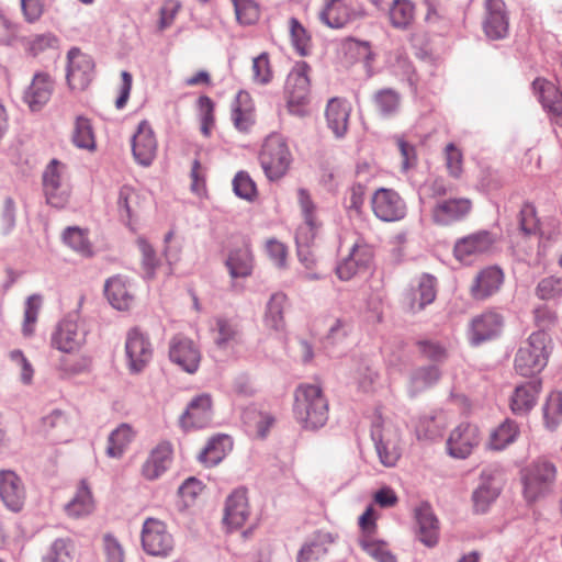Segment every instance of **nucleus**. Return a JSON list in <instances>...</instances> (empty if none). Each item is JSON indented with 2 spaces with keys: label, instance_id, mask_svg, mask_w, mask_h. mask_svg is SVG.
<instances>
[{
  "label": "nucleus",
  "instance_id": "48",
  "mask_svg": "<svg viewBox=\"0 0 562 562\" xmlns=\"http://www.w3.org/2000/svg\"><path fill=\"white\" fill-rule=\"evenodd\" d=\"M64 243L82 257H90L93 254L88 232L77 226L67 227L63 233Z\"/></svg>",
  "mask_w": 562,
  "mask_h": 562
},
{
  "label": "nucleus",
  "instance_id": "62",
  "mask_svg": "<svg viewBox=\"0 0 562 562\" xmlns=\"http://www.w3.org/2000/svg\"><path fill=\"white\" fill-rule=\"evenodd\" d=\"M41 304L42 297L40 295L33 294L27 297L25 302L24 322L22 328L24 336H31L34 333Z\"/></svg>",
  "mask_w": 562,
  "mask_h": 562
},
{
  "label": "nucleus",
  "instance_id": "47",
  "mask_svg": "<svg viewBox=\"0 0 562 562\" xmlns=\"http://www.w3.org/2000/svg\"><path fill=\"white\" fill-rule=\"evenodd\" d=\"M243 420L248 431L259 438H265L274 423V418L269 413L252 407L244 411Z\"/></svg>",
  "mask_w": 562,
  "mask_h": 562
},
{
  "label": "nucleus",
  "instance_id": "43",
  "mask_svg": "<svg viewBox=\"0 0 562 562\" xmlns=\"http://www.w3.org/2000/svg\"><path fill=\"white\" fill-rule=\"evenodd\" d=\"M43 427L52 431L58 441H68L74 435V425L70 418L61 411L56 409L43 418Z\"/></svg>",
  "mask_w": 562,
  "mask_h": 562
},
{
  "label": "nucleus",
  "instance_id": "42",
  "mask_svg": "<svg viewBox=\"0 0 562 562\" xmlns=\"http://www.w3.org/2000/svg\"><path fill=\"white\" fill-rule=\"evenodd\" d=\"M334 541L329 532H316L299 551L297 562H316L327 553V546Z\"/></svg>",
  "mask_w": 562,
  "mask_h": 562
},
{
  "label": "nucleus",
  "instance_id": "38",
  "mask_svg": "<svg viewBox=\"0 0 562 562\" xmlns=\"http://www.w3.org/2000/svg\"><path fill=\"white\" fill-rule=\"evenodd\" d=\"M232 120L238 131H248L255 122V106L246 91H239L232 108Z\"/></svg>",
  "mask_w": 562,
  "mask_h": 562
},
{
  "label": "nucleus",
  "instance_id": "35",
  "mask_svg": "<svg viewBox=\"0 0 562 562\" xmlns=\"http://www.w3.org/2000/svg\"><path fill=\"white\" fill-rule=\"evenodd\" d=\"M541 391V383L530 381L522 383L513 392L510 396V409L516 415L528 414L536 405Z\"/></svg>",
  "mask_w": 562,
  "mask_h": 562
},
{
  "label": "nucleus",
  "instance_id": "29",
  "mask_svg": "<svg viewBox=\"0 0 562 562\" xmlns=\"http://www.w3.org/2000/svg\"><path fill=\"white\" fill-rule=\"evenodd\" d=\"M504 282L501 268L491 266L482 269L473 280L470 288L471 296L475 300H485L495 294Z\"/></svg>",
  "mask_w": 562,
  "mask_h": 562
},
{
  "label": "nucleus",
  "instance_id": "36",
  "mask_svg": "<svg viewBox=\"0 0 562 562\" xmlns=\"http://www.w3.org/2000/svg\"><path fill=\"white\" fill-rule=\"evenodd\" d=\"M487 18L484 23L486 35L492 40H499L506 36L508 21L505 14L503 0H486Z\"/></svg>",
  "mask_w": 562,
  "mask_h": 562
},
{
  "label": "nucleus",
  "instance_id": "50",
  "mask_svg": "<svg viewBox=\"0 0 562 562\" xmlns=\"http://www.w3.org/2000/svg\"><path fill=\"white\" fill-rule=\"evenodd\" d=\"M446 426V419L441 415L424 416L416 425V434L418 438L434 440L442 435Z\"/></svg>",
  "mask_w": 562,
  "mask_h": 562
},
{
  "label": "nucleus",
  "instance_id": "61",
  "mask_svg": "<svg viewBox=\"0 0 562 562\" xmlns=\"http://www.w3.org/2000/svg\"><path fill=\"white\" fill-rule=\"evenodd\" d=\"M236 19L240 24L250 25L259 19L258 5L252 0H232Z\"/></svg>",
  "mask_w": 562,
  "mask_h": 562
},
{
  "label": "nucleus",
  "instance_id": "3",
  "mask_svg": "<svg viewBox=\"0 0 562 562\" xmlns=\"http://www.w3.org/2000/svg\"><path fill=\"white\" fill-rule=\"evenodd\" d=\"M297 203L303 217V223L297 227L295 234L297 256L301 263H303L307 270H312L316 263V259L311 250V245L319 232L322 222L317 215L316 204L306 189L300 188L297 190Z\"/></svg>",
  "mask_w": 562,
  "mask_h": 562
},
{
  "label": "nucleus",
  "instance_id": "58",
  "mask_svg": "<svg viewBox=\"0 0 562 562\" xmlns=\"http://www.w3.org/2000/svg\"><path fill=\"white\" fill-rule=\"evenodd\" d=\"M91 360L87 356H80L78 358H60L57 370L64 378H70L74 375L87 372L90 368Z\"/></svg>",
  "mask_w": 562,
  "mask_h": 562
},
{
  "label": "nucleus",
  "instance_id": "17",
  "mask_svg": "<svg viewBox=\"0 0 562 562\" xmlns=\"http://www.w3.org/2000/svg\"><path fill=\"white\" fill-rule=\"evenodd\" d=\"M213 342L222 351H234L244 344L241 325L235 318L216 316L211 325Z\"/></svg>",
  "mask_w": 562,
  "mask_h": 562
},
{
  "label": "nucleus",
  "instance_id": "46",
  "mask_svg": "<svg viewBox=\"0 0 562 562\" xmlns=\"http://www.w3.org/2000/svg\"><path fill=\"white\" fill-rule=\"evenodd\" d=\"M519 435V427L516 422L506 419L495 428L488 439L487 447L492 450H503L513 443Z\"/></svg>",
  "mask_w": 562,
  "mask_h": 562
},
{
  "label": "nucleus",
  "instance_id": "45",
  "mask_svg": "<svg viewBox=\"0 0 562 562\" xmlns=\"http://www.w3.org/2000/svg\"><path fill=\"white\" fill-rule=\"evenodd\" d=\"M226 266L232 278H246L252 271V255L247 245L233 250L227 260Z\"/></svg>",
  "mask_w": 562,
  "mask_h": 562
},
{
  "label": "nucleus",
  "instance_id": "53",
  "mask_svg": "<svg viewBox=\"0 0 562 562\" xmlns=\"http://www.w3.org/2000/svg\"><path fill=\"white\" fill-rule=\"evenodd\" d=\"M273 79V71L271 68L269 55L261 53L252 58L251 65V80L259 86H267Z\"/></svg>",
  "mask_w": 562,
  "mask_h": 562
},
{
  "label": "nucleus",
  "instance_id": "19",
  "mask_svg": "<svg viewBox=\"0 0 562 562\" xmlns=\"http://www.w3.org/2000/svg\"><path fill=\"white\" fill-rule=\"evenodd\" d=\"M213 418V400L211 394L202 393L194 396L180 417L181 427L186 430L200 429L209 426Z\"/></svg>",
  "mask_w": 562,
  "mask_h": 562
},
{
  "label": "nucleus",
  "instance_id": "63",
  "mask_svg": "<svg viewBox=\"0 0 562 562\" xmlns=\"http://www.w3.org/2000/svg\"><path fill=\"white\" fill-rule=\"evenodd\" d=\"M361 548L378 562H396L395 557L382 542L370 540L368 537L360 539Z\"/></svg>",
  "mask_w": 562,
  "mask_h": 562
},
{
  "label": "nucleus",
  "instance_id": "16",
  "mask_svg": "<svg viewBox=\"0 0 562 562\" xmlns=\"http://www.w3.org/2000/svg\"><path fill=\"white\" fill-rule=\"evenodd\" d=\"M169 358L184 372L192 374L200 367L201 351L192 339L177 335L169 342Z\"/></svg>",
  "mask_w": 562,
  "mask_h": 562
},
{
  "label": "nucleus",
  "instance_id": "51",
  "mask_svg": "<svg viewBox=\"0 0 562 562\" xmlns=\"http://www.w3.org/2000/svg\"><path fill=\"white\" fill-rule=\"evenodd\" d=\"M374 103L381 115L391 116L401 106V95L395 90L385 88L374 94Z\"/></svg>",
  "mask_w": 562,
  "mask_h": 562
},
{
  "label": "nucleus",
  "instance_id": "25",
  "mask_svg": "<svg viewBox=\"0 0 562 562\" xmlns=\"http://www.w3.org/2000/svg\"><path fill=\"white\" fill-rule=\"evenodd\" d=\"M416 537L427 548L439 542L440 525L429 505L423 504L415 510Z\"/></svg>",
  "mask_w": 562,
  "mask_h": 562
},
{
  "label": "nucleus",
  "instance_id": "27",
  "mask_svg": "<svg viewBox=\"0 0 562 562\" xmlns=\"http://www.w3.org/2000/svg\"><path fill=\"white\" fill-rule=\"evenodd\" d=\"M502 316L492 311L475 316L470 324L469 338L473 345H479L485 340L496 337L502 329Z\"/></svg>",
  "mask_w": 562,
  "mask_h": 562
},
{
  "label": "nucleus",
  "instance_id": "39",
  "mask_svg": "<svg viewBox=\"0 0 562 562\" xmlns=\"http://www.w3.org/2000/svg\"><path fill=\"white\" fill-rule=\"evenodd\" d=\"M233 441L227 435H217L211 438L205 448L200 452L199 460L206 467L218 464L232 450Z\"/></svg>",
  "mask_w": 562,
  "mask_h": 562
},
{
  "label": "nucleus",
  "instance_id": "32",
  "mask_svg": "<svg viewBox=\"0 0 562 562\" xmlns=\"http://www.w3.org/2000/svg\"><path fill=\"white\" fill-rule=\"evenodd\" d=\"M249 516L248 499L246 491L235 490L226 499L224 510V522L232 529L244 526Z\"/></svg>",
  "mask_w": 562,
  "mask_h": 562
},
{
  "label": "nucleus",
  "instance_id": "52",
  "mask_svg": "<svg viewBox=\"0 0 562 562\" xmlns=\"http://www.w3.org/2000/svg\"><path fill=\"white\" fill-rule=\"evenodd\" d=\"M75 546L69 538H58L53 541L48 552L43 558V562H70Z\"/></svg>",
  "mask_w": 562,
  "mask_h": 562
},
{
  "label": "nucleus",
  "instance_id": "60",
  "mask_svg": "<svg viewBox=\"0 0 562 562\" xmlns=\"http://www.w3.org/2000/svg\"><path fill=\"white\" fill-rule=\"evenodd\" d=\"M290 34L292 44L297 53L302 56L307 55L311 48V36L295 18L290 19Z\"/></svg>",
  "mask_w": 562,
  "mask_h": 562
},
{
  "label": "nucleus",
  "instance_id": "21",
  "mask_svg": "<svg viewBox=\"0 0 562 562\" xmlns=\"http://www.w3.org/2000/svg\"><path fill=\"white\" fill-rule=\"evenodd\" d=\"M55 89L53 77L45 71L34 74L31 83L25 89L23 100L31 111L42 110L50 100Z\"/></svg>",
  "mask_w": 562,
  "mask_h": 562
},
{
  "label": "nucleus",
  "instance_id": "7",
  "mask_svg": "<svg viewBox=\"0 0 562 562\" xmlns=\"http://www.w3.org/2000/svg\"><path fill=\"white\" fill-rule=\"evenodd\" d=\"M88 330L78 317L63 318L50 336V346L63 353L78 352L87 341Z\"/></svg>",
  "mask_w": 562,
  "mask_h": 562
},
{
  "label": "nucleus",
  "instance_id": "5",
  "mask_svg": "<svg viewBox=\"0 0 562 562\" xmlns=\"http://www.w3.org/2000/svg\"><path fill=\"white\" fill-rule=\"evenodd\" d=\"M258 158L270 181L281 179L292 162V154L286 139L278 133H272L265 138Z\"/></svg>",
  "mask_w": 562,
  "mask_h": 562
},
{
  "label": "nucleus",
  "instance_id": "30",
  "mask_svg": "<svg viewBox=\"0 0 562 562\" xmlns=\"http://www.w3.org/2000/svg\"><path fill=\"white\" fill-rule=\"evenodd\" d=\"M501 485L497 481V471L484 469L480 476V483L473 492V503L476 512L484 513L497 498Z\"/></svg>",
  "mask_w": 562,
  "mask_h": 562
},
{
  "label": "nucleus",
  "instance_id": "2",
  "mask_svg": "<svg viewBox=\"0 0 562 562\" xmlns=\"http://www.w3.org/2000/svg\"><path fill=\"white\" fill-rule=\"evenodd\" d=\"M558 479L555 463L538 457L521 470L522 495L528 504L537 503L553 493Z\"/></svg>",
  "mask_w": 562,
  "mask_h": 562
},
{
  "label": "nucleus",
  "instance_id": "28",
  "mask_svg": "<svg viewBox=\"0 0 562 562\" xmlns=\"http://www.w3.org/2000/svg\"><path fill=\"white\" fill-rule=\"evenodd\" d=\"M171 462L172 446L162 441L149 452L142 465L140 473L148 481L157 480L169 469Z\"/></svg>",
  "mask_w": 562,
  "mask_h": 562
},
{
  "label": "nucleus",
  "instance_id": "49",
  "mask_svg": "<svg viewBox=\"0 0 562 562\" xmlns=\"http://www.w3.org/2000/svg\"><path fill=\"white\" fill-rule=\"evenodd\" d=\"M544 426L549 430H555L562 422V393L551 392L543 406Z\"/></svg>",
  "mask_w": 562,
  "mask_h": 562
},
{
  "label": "nucleus",
  "instance_id": "34",
  "mask_svg": "<svg viewBox=\"0 0 562 562\" xmlns=\"http://www.w3.org/2000/svg\"><path fill=\"white\" fill-rule=\"evenodd\" d=\"M95 508L94 498L90 486L85 480L80 481L74 496L65 504L66 515L72 519H81L90 516Z\"/></svg>",
  "mask_w": 562,
  "mask_h": 562
},
{
  "label": "nucleus",
  "instance_id": "54",
  "mask_svg": "<svg viewBox=\"0 0 562 562\" xmlns=\"http://www.w3.org/2000/svg\"><path fill=\"white\" fill-rule=\"evenodd\" d=\"M234 193L248 202H252L257 198V187L248 172L238 171L233 179Z\"/></svg>",
  "mask_w": 562,
  "mask_h": 562
},
{
  "label": "nucleus",
  "instance_id": "22",
  "mask_svg": "<svg viewBox=\"0 0 562 562\" xmlns=\"http://www.w3.org/2000/svg\"><path fill=\"white\" fill-rule=\"evenodd\" d=\"M132 150L135 160L142 166H150L157 153V140L150 124L142 121L132 138Z\"/></svg>",
  "mask_w": 562,
  "mask_h": 562
},
{
  "label": "nucleus",
  "instance_id": "64",
  "mask_svg": "<svg viewBox=\"0 0 562 562\" xmlns=\"http://www.w3.org/2000/svg\"><path fill=\"white\" fill-rule=\"evenodd\" d=\"M57 46V38L52 33L37 34L26 40L25 47L33 55L36 56L46 49L55 48Z\"/></svg>",
  "mask_w": 562,
  "mask_h": 562
},
{
  "label": "nucleus",
  "instance_id": "37",
  "mask_svg": "<svg viewBox=\"0 0 562 562\" xmlns=\"http://www.w3.org/2000/svg\"><path fill=\"white\" fill-rule=\"evenodd\" d=\"M350 111V104L344 99L333 98L328 101L326 120L329 128L337 137H342L346 134Z\"/></svg>",
  "mask_w": 562,
  "mask_h": 562
},
{
  "label": "nucleus",
  "instance_id": "9",
  "mask_svg": "<svg viewBox=\"0 0 562 562\" xmlns=\"http://www.w3.org/2000/svg\"><path fill=\"white\" fill-rule=\"evenodd\" d=\"M371 436L381 463L387 468L394 467L402 453L398 427L390 422H383L373 426Z\"/></svg>",
  "mask_w": 562,
  "mask_h": 562
},
{
  "label": "nucleus",
  "instance_id": "26",
  "mask_svg": "<svg viewBox=\"0 0 562 562\" xmlns=\"http://www.w3.org/2000/svg\"><path fill=\"white\" fill-rule=\"evenodd\" d=\"M372 2L378 9L386 12L392 27L406 31L413 25L416 7L412 0H391L386 7H382L380 0H372Z\"/></svg>",
  "mask_w": 562,
  "mask_h": 562
},
{
  "label": "nucleus",
  "instance_id": "40",
  "mask_svg": "<svg viewBox=\"0 0 562 562\" xmlns=\"http://www.w3.org/2000/svg\"><path fill=\"white\" fill-rule=\"evenodd\" d=\"M70 139L72 145L78 149L87 150L90 153L95 150V135L92 123L88 117L83 115L76 116Z\"/></svg>",
  "mask_w": 562,
  "mask_h": 562
},
{
  "label": "nucleus",
  "instance_id": "13",
  "mask_svg": "<svg viewBox=\"0 0 562 562\" xmlns=\"http://www.w3.org/2000/svg\"><path fill=\"white\" fill-rule=\"evenodd\" d=\"M370 202L374 215L381 221L395 222L406 215V203L393 189L375 190Z\"/></svg>",
  "mask_w": 562,
  "mask_h": 562
},
{
  "label": "nucleus",
  "instance_id": "14",
  "mask_svg": "<svg viewBox=\"0 0 562 562\" xmlns=\"http://www.w3.org/2000/svg\"><path fill=\"white\" fill-rule=\"evenodd\" d=\"M480 428L472 423L463 422L453 428L447 440V449L451 457L465 459L481 442Z\"/></svg>",
  "mask_w": 562,
  "mask_h": 562
},
{
  "label": "nucleus",
  "instance_id": "18",
  "mask_svg": "<svg viewBox=\"0 0 562 562\" xmlns=\"http://www.w3.org/2000/svg\"><path fill=\"white\" fill-rule=\"evenodd\" d=\"M94 63L78 48L68 52L67 82L71 90H85L92 81Z\"/></svg>",
  "mask_w": 562,
  "mask_h": 562
},
{
  "label": "nucleus",
  "instance_id": "4",
  "mask_svg": "<svg viewBox=\"0 0 562 562\" xmlns=\"http://www.w3.org/2000/svg\"><path fill=\"white\" fill-rule=\"evenodd\" d=\"M552 350V340L544 330L532 333L517 349L515 371L521 376L540 373L547 366Z\"/></svg>",
  "mask_w": 562,
  "mask_h": 562
},
{
  "label": "nucleus",
  "instance_id": "1",
  "mask_svg": "<svg viewBox=\"0 0 562 562\" xmlns=\"http://www.w3.org/2000/svg\"><path fill=\"white\" fill-rule=\"evenodd\" d=\"M293 414L305 430H317L328 420V401L317 384H300L294 392Z\"/></svg>",
  "mask_w": 562,
  "mask_h": 562
},
{
  "label": "nucleus",
  "instance_id": "33",
  "mask_svg": "<svg viewBox=\"0 0 562 562\" xmlns=\"http://www.w3.org/2000/svg\"><path fill=\"white\" fill-rule=\"evenodd\" d=\"M104 293L109 303L117 311H127L134 303V294L127 280L115 276L105 281Z\"/></svg>",
  "mask_w": 562,
  "mask_h": 562
},
{
  "label": "nucleus",
  "instance_id": "57",
  "mask_svg": "<svg viewBox=\"0 0 562 562\" xmlns=\"http://www.w3.org/2000/svg\"><path fill=\"white\" fill-rule=\"evenodd\" d=\"M440 373L437 367L430 366L416 370L411 378V390L413 393L420 392L431 386L439 380Z\"/></svg>",
  "mask_w": 562,
  "mask_h": 562
},
{
  "label": "nucleus",
  "instance_id": "20",
  "mask_svg": "<svg viewBox=\"0 0 562 562\" xmlns=\"http://www.w3.org/2000/svg\"><path fill=\"white\" fill-rule=\"evenodd\" d=\"M0 499L13 513L21 512L25 504V484L12 470H0Z\"/></svg>",
  "mask_w": 562,
  "mask_h": 562
},
{
  "label": "nucleus",
  "instance_id": "56",
  "mask_svg": "<svg viewBox=\"0 0 562 562\" xmlns=\"http://www.w3.org/2000/svg\"><path fill=\"white\" fill-rule=\"evenodd\" d=\"M9 359L19 370L20 382L26 386L32 385L35 370L25 355L20 349H14L9 352Z\"/></svg>",
  "mask_w": 562,
  "mask_h": 562
},
{
  "label": "nucleus",
  "instance_id": "41",
  "mask_svg": "<svg viewBox=\"0 0 562 562\" xmlns=\"http://www.w3.org/2000/svg\"><path fill=\"white\" fill-rule=\"evenodd\" d=\"M286 306V295L278 292L271 295L267 303L263 316L265 326L276 333H280L285 327L284 310Z\"/></svg>",
  "mask_w": 562,
  "mask_h": 562
},
{
  "label": "nucleus",
  "instance_id": "55",
  "mask_svg": "<svg viewBox=\"0 0 562 562\" xmlns=\"http://www.w3.org/2000/svg\"><path fill=\"white\" fill-rule=\"evenodd\" d=\"M138 205L137 192L128 186H123L117 195V210L122 217L132 220Z\"/></svg>",
  "mask_w": 562,
  "mask_h": 562
},
{
  "label": "nucleus",
  "instance_id": "10",
  "mask_svg": "<svg viewBox=\"0 0 562 562\" xmlns=\"http://www.w3.org/2000/svg\"><path fill=\"white\" fill-rule=\"evenodd\" d=\"M496 236L488 231H477L459 238L453 246L454 258L465 265L488 255L495 247Z\"/></svg>",
  "mask_w": 562,
  "mask_h": 562
},
{
  "label": "nucleus",
  "instance_id": "59",
  "mask_svg": "<svg viewBox=\"0 0 562 562\" xmlns=\"http://www.w3.org/2000/svg\"><path fill=\"white\" fill-rule=\"evenodd\" d=\"M136 244L142 254V267L144 274L147 279H151L154 278L156 268L159 265L156 252L153 246L144 237H138Z\"/></svg>",
  "mask_w": 562,
  "mask_h": 562
},
{
  "label": "nucleus",
  "instance_id": "6",
  "mask_svg": "<svg viewBox=\"0 0 562 562\" xmlns=\"http://www.w3.org/2000/svg\"><path fill=\"white\" fill-rule=\"evenodd\" d=\"M43 189L49 205L63 209L70 198L68 167L58 159H52L43 172Z\"/></svg>",
  "mask_w": 562,
  "mask_h": 562
},
{
  "label": "nucleus",
  "instance_id": "23",
  "mask_svg": "<svg viewBox=\"0 0 562 562\" xmlns=\"http://www.w3.org/2000/svg\"><path fill=\"white\" fill-rule=\"evenodd\" d=\"M364 15L362 9H356L342 0H327L319 12V20L331 29H340Z\"/></svg>",
  "mask_w": 562,
  "mask_h": 562
},
{
  "label": "nucleus",
  "instance_id": "8",
  "mask_svg": "<svg viewBox=\"0 0 562 562\" xmlns=\"http://www.w3.org/2000/svg\"><path fill=\"white\" fill-rule=\"evenodd\" d=\"M144 551L153 557H169L175 548V539L167 525L157 518H147L140 533Z\"/></svg>",
  "mask_w": 562,
  "mask_h": 562
},
{
  "label": "nucleus",
  "instance_id": "44",
  "mask_svg": "<svg viewBox=\"0 0 562 562\" xmlns=\"http://www.w3.org/2000/svg\"><path fill=\"white\" fill-rule=\"evenodd\" d=\"M135 437V431L128 424L117 426L108 438L106 454L110 458L119 459L126 451Z\"/></svg>",
  "mask_w": 562,
  "mask_h": 562
},
{
  "label": "nucleus",
  "instance_id": "24",
  "mask_svg": "<svg viewBox=\"0 0 562 562\" xmlns=\"http://www.w3.org/2000/svg\"><path fill=\"white\" fill-rule=\"evenodd\" d=\"M469 199L457 198L439 201L431 211L432 221L442 226L462 221L471 211Z\"/></svg>",
  "mask_w": 562,
  "mask_h": 562
},
{
  "label": "nucleus",
  "instance_id": "15",
  "mask_svg": "<svg viewBox=\"0 0 562 562\" xmlns=\"http://www.w3.org/2000/svg\"><path fill=\"white\" fill-rule=\"evenodd\" d=\"M372 258L373 250L371 246L363 240L356 241L348 256L337 265V277L341 281L351 280L369 269Z\"/></svg>",
  "mask_w": 562,
  "mask_h": 562
},
{
  "label": "nucleus",
  "instance_id": "11",
  "mask_svg": "<svg viewBox=\"0 0 562 562\" xmlns=\"http://www.w3.org/2000/svg\"><path fill=\"white\" fill-rule=\"evenodd\" d=\"M310 66L305 61L296 63L289 72L285 81V94L290 112L303 114L302 106L307 103L310 95Z\"/></svg>",
  "mask_w": 562,
  "mask_h": 562
},
{
  "label": "nucleus",
  "instance_id": "12",
  "mask_svg": "<svg viewBox=\"0 0 562 562\" xmlns=\"http://www.w3.org/2000/svg\"><path fill=\"white\" fill-rule=\"evenodd\" d=\"M125 352L130 371L132 373L143 371L151 361L154 355L148 335L138 327L130 329L126 334Z\"/></svg>",
  "mask_w": 562,
  "mask_h": 562
},
{
  "label": "nucleus",
  "instance_id": "31",
  "mask_svg": "<svg viewBox=\"0 0 562 562\" xmlns=\"http://www.w3.org/2000/svg\"><path fill=\"white\" fill-rule=\"evenodd\" d=\"M436 294V279L430 274H423L407 293L406 304L411 312L416 313L432 303Z\"/></svg>",
  "mask_w": 562,
  "mask_h": 562
}]
</instances>
